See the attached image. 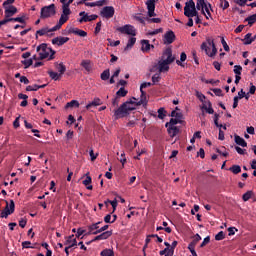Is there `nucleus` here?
<instances>
[{"mask_svg":"<svg viewBox=\"0 0 256 256\" xmlns=\"http://www.w3.org/2000/svg\"><path fill=\"white\" fill-rule=\"evenodd\" d=\"M133 100L124 102L118 109L114 111L115 119H123V117H127L131 111H135L139 105H145V100L140 98V101L137 102L136 98H132Z\"/></svg>","mask_w":256,"mask_h":256,"instance_id":"1","label":"nucleus"},{"mask_svg":"<svg viewBox=\"0 0 256 256\" xmlns=\"http://www.w3.org/2000/svg\"><path fill=\"white\" fill-rule=\"evenodd\" d=\"M202 51H205L208 57H215L217 55V47L215 42L211 38H207L205 42L201 44Z\"/></svg>","mask_w":256,"mask_h":256,"instance_id":"2","label":"nucleus"},{"mask_svg":"<svg viewBox=\"0 0 256 256\" xmlns=\"http://www.w3.org/2000/svg\"><path fill=\"white\" fill-rule=\"evenodd\" d=\"M36 51L40 60L47 59L49 57L48 59L51 61V59H53V55H55V51L49 48L45 43L39 45Z\"/></svg>","mask_w":256,"mask_h":256,"instance_id":"3","label":"nucleus"},{"mask_svg":"<svg viewBox=\"0 0 256 256\" xmlns=\"http://www.w3.org/2000/svg\"><path fill=\"white\" fill-rule=\"evenodd\" d=\"M63 25H65V22H61V18H60L58 23L54 27L49 28V27L45 26L42 29L37 30L36 31V39L38 37H43L44 35H49V33H53L54 31H59V29H61V27H63Z\"/></svg>","mask_w":256,"mask_h":256,"instance_id":"4","label":"nucleus"},{"mask_svg":"<svg viewBox=\"0 0 256 256\" xmlns=\"http://www.w3.org/2000/svg\"><path fill=\"white\" fill-rule=\"evenodd\" d=\"M184 15L188 18L197 17V15H199V12H197V8L195 7V2L193 0H189L185 3Z\"/></svg>","mask_w":256,"mask_h":256,"instance_id":"5","label":"nucleus"},{"mask_svg":"<svg viewBox=\"0 0 256 256\" xmlns=\"http://www.w3.org/2000/svg\"><path fill=\"white\" fill-rule=\"evenodd\" d=\"M55 13H57L55 4H50L49 6H44L41 8L40 17L41 19H49V17H53Z\"/></svg>","mask_w":256,"mask_h":256,"instance_id":"6","label":"nucleus"},{"mask_svg":"<svg viewBox=\"0 0 256 256\" xmlns=\"http://www.w3.org/2000/svg\"><path fill=\"white\" fill-rule=\"evenodd\" d=\"M73 1L74 0H69L66 4H63L60 23H67V21H69V15H71V8H69V5H71Z\"/></svg>","mask_w":256,"mask_h":256,"instance_id":"7","label":"nucleus"},{"mask_svg":"<svg viewBox=\"0 0 256 256\" xmlns=\"http://www.w3.org/2000/svg\"><path fill=\"white\" fill-rule=\"evenodd\" d=\"M15 213V201L10 200V202L6 201V207L1 212L0 217L7 219L9 215H13Z\"/></svg>","mask_w":256,"mask_h":256,"instance_id":"8","label":"nucleus"},{"mask_svg":"<svg viewBox=\"0 0 256 256\" xmlns=\"http://www.w3.org/2000/svg\"><path fill=\"white\" fill-rule=\"evenodd\" d=\"M117 31H119V33H122L123 35H131L132 37H135V35H137V30L131 24H126L122 27H118Z\"/></svg>","mask_w":256,"mask_h":256,"instance_id":"9","label":"nucleus"},{"mask_svg":"<svg viewBox=\"0 0 256 256\" xmlns=\"http://www.w3.org/2000/svg\"><path fill=\"white\" fill-rule=\"evenodd\" d=\"M161 59L166 63H168L169 65H171V63L175 61V56H173V50H171V48H167L163 52Z\"/></svg>","mask_w":256,"mask_h":256,"instance_id":"10","label":"nucleus"},{"mask_svg":"<svg viewBox=\"0 0 256 256\" xmlns=\"http://www.w3.org/2000/svg\"><path fill=\"white\" fill-rule=\"evenodd\" d=\"M101 17H104L105 19H111L113 15H115V8L113 6H105L101 12Z\"/></svg>","mask_w":256,"mask_h":256,"instance_id":"11","label":"nucleus"},{"mask_svg":"<svg viewBox=\"0 0 256 256\" xmlns=\"http://www.w3.org/2000/svg\"><path fill=\"white\" fill-rule=\"evenodd\" d=\"M80 15V19L78 20L80 23H89V21H95V19H97V14H92V15H89L88 13H86L85 11L83 12H80L79 13Z\"/></svg>","mask_w":256,"mask_h":256,"instance_id":"12","label":"nucleus"},{"mask_svg":"<svg viewBox=\"0 0 256 256\" xmlns=\"http://www.w3.org/2000/svg\"><path fill=\"white\" fill-rule=\"evenodd\" d=\"M146 7L148 10V17H155L157 14H155V2L153 0H148L146 2Z\"/></svg>","mask_w":256,"mask_h":256,"instance_id":"13","label":"nucleus"},{"mask_svg":"<svg viewBox=\"0 0 256 256\" xmlns=\"http://www.w3.org/2000/svg\"><path fill=\"white\" fill-rule=\"evenodd\" d=\"M99 225H101V222H97V223H94V224H91L89 227H88V235H99Z\"/></svg>","mask_w":256,"mask_h":256,"instance_id":"14","label":"nucleus"},{"mask_svg":"<svg viewBox=\"0 0 256 256\" xmlns=\"http://www.w3.org/2000/svg\"><path fill=\"white\" fill-rule=\"evenodd\" d=\"M175 41V33L173 31H168L164 35V43L165 45H171Z\"/></svg>","mask_w":256,"mask_h":256,"instance_id":"15","label":"nucleus"},{"mask_svg":"<svg viewBox=\"0 0 256 256\" xmlns=\"http://www.w3.org/2000/svg\"><path fill=\"white\" fill-rule=\"evenodd\" d=\"M158 71L159 73H166V71H169V63L161 58V60L158 61Z\"/></svg>","mask_w":256,"mask_h":256,"instance_id":"16","label":"nucleus"},{"mask_svg":"<svg viewBox=\"0 0 256 256\" xmlns=\"http://www.w3.org/2000/svg\"><path fill=\"white\" fill-rule=\"evenodd\" d=\"M69 41V37H56L52 39V45H58V47H61L62 45H65Z\"/></svg>","mask_w":256,"mask_h":256,"instance_id":"17","label":"nucleus"},{"mask_svg":"<svg viewBox=\"0 0 256 256\" xmlns=\"http://www.w3.org/2000/svg\"><path fill=\"white\" fill-rule=\"evenodd\" d=\"M103 104V100L99 97H95L90 103L86 105V109L89 111L92 107H99Z\"/></svg>","mask_w":256,"mask_h":256,"instance_id":"18","label":"nucleus"},{"mask_svg":"<svg viewBox=\"0 0 256 256\" xmlns=\"http://www.w3.org/2000/svg\"><path fill=\"white\" fill-rule=\"evenodd\" d=\"M5 17L6 19L13 17L17 13V7L10 5L8 7H5Z\"/></svg>","mask_w":256,"mask_h":256,"instance_id":"19","label":"nucleus"},{"mask_svg":"<svg viewBox=\"0 0 256 256\" xmlns=\"http://www.w3.org/2000/svg\"><path fill=\"white\" fill-rule=\"evenodd\" d=\"M113 235V231H105L102 232L100 235L96 236L92 241H103L105 239H109Z\"/></svg>","mask_w":256,"mask_h":256,"instance_id":"20","label":"nucleus"},{"mask_svg":"<svg viewBox=\"0 0 256 256\" xmlns=\"http://www.w3.org/2000/svg\"><path fill=\"white\" fill-rule=\"evenodd\" d=\"M80 65L85 69L86 73H91V71H93V64H91V60H82Z\"/></svg>","mask_w":256,"mask_h":256,"instance_id":"21","label":"nucleus"},{"mask_svg":"<svg viewBox=\"0 0 256 256\" xmlns=\"http://www.w3.org/2000/svg\"><path fill=\"white\" fill-rule=\"evenodd\" d=\"M69 33H73L74 35H78L79 37H87V32L78 28H71L69 30Z\"/></svg>","mask_w":256,"mask_h":256,"instance_id":"22","label":"nucleus"},{"mask_svg":"<svg viewBox=\"0 0 256 256\" xmlns=\"http://www.w3.org/2000/svg\"><path fill=\"white\" fill-rule=\"evenodd\" d=\"M167 127V132L170 135V137H176L179 134V129L177 126H166Z\"/></svg>","mask_w":256,"mask_h":256,"instance_id":"23","label":"nucleus"},{"mask_svg":"<svg viewBox=\"0 0 256 256\" xmlns=\"http://www.w3.org/2000/svg\"><path fill=\"white\" fill-rule=\"evenodd\" d=\"M234 141L236 145H240V147H247V142L245 141V139L241 138V136L239 135L234 136Z\"/></svg>","mask_w":256,"mask_h":256,"instance_id":"24","label":"nucleus"},{"mask_svg":"<svg viewBox=\"0 0 256 256\" xmlns=\"http://www.w3.org/2000/svg\"><path fill=\"white\" fill-rule=\"evenodd\" d=\"M151 82H143L141 85H140V93H141V98L145 101V91H143V89H147V87H151Z\"/></svg>","mask_w":256,"mask_h":256,"instance_id":"25","label":"nucleus"},{"mask_svg":"<svg viewBox=\"0 0 256 256\" xmlns=\"http://www.w3.org/2000/svg\"><path fill=\"white\" fill-rule=\"evenodd\" d=\"M45 87H47V84H44V85H37V84H34V85H29L26 87V91H39V89H45Z\"/></svg>","mask_w":256,"mask_h":256,"instance_id":"26","label":"nucleus"},{"mask_svg":"<svg viewBox=\"0 0 256 256\" xmlns=\"http://www.w3.org/2000/svg\"><path fill=\"white\" fill-rule=\"evenodd\" d=\"M91 176H89V173L86 174V178L85 180H83V185H85L86 189H88L89 191H91L93 189V186L91 185Z\"/></svg>","mask_w":256,"mask_h":256,"instance_id":"27","label":"nucleus"},{"mask_svg":"<svg viewBox=\"0 0 256 256\" xmlns=\"http://www.w3.org/2000/svg\"><path fill=\"white\" fill-rule=\"evenodd\" d=\"M256 36L252 37L251 33H248L244 36V45H251V43H253V41H255Z\"/></svg>","mask_w":256,"mask_h":256,"instance_id":"28","label":"nucleus"},{"mask_svg":"<svg viewBox=\"0 0 256 256\" xmlns=\"http://www.w3.org/2000/svg\"><path fill=\"white\" fill-rule=\"evenodd\" d=\"M141 49L144 53H147L151 49V44L149 43V40H141Z\"/></svg>","mask_w":256,"mask_h":256,"instance_id":"29","label":"nucleus"},{"mask_svg":"<svg viewBox=\"0 0 256 256\" xmlns=\"http://www.w3.org/2000/svg\"><path fill=\"white\" fill-rule=\"evenodd\" d=\"M214 125H216V127L219 129L227 131V125L219 124V114L214 115Z\"/></svg>","mask_w":256,"mask_h":256,"instance_id":"30","label":"nucleus"},{"mask_svg":"<svg viewBox=\"0 0 256 256\" xmlns=\"http://www.w3.org/2000/svg\"><path fill=\"white\" fill-rule=\"evenodd\" d=\"M135 43H137V38L131 37L128 40V43H127L126 47L124 48V51H129V49H132L133 45H135Z\"/></svg>","mask_w":256,"mask_h":256,"instance_id":"31","label":"nucleus"},{"mask_svg":"<svg viewBox=\"0 0 256 256\" xmlns=\"http://www.w3.org/2000/svg\"><path fill=\"white\" fill-rule=\"evenodd\" d=\"M209 9H211V4L208 3L203 8L204 15L206 19H213V17H211V11Z\"/></svg>","mask_w":256,"mask_h":256,"instance_id":"32","label":"nucleus"},{"mask_svg":"<svg viewBox=\"0 0 256 256\" xmlns=\"http://www.w3.org/2000/svg\"><path fill=\"white\" fill-rule=\"evenodd\" d=\"M55 67L59 72L60 76L64 75L65 71H67V68L63 65V63H56Z\"/></svg>","mask_w":256,"mask_h":256,"instance_id":"33","label":"nucleus"},{"mask_svg":"<svg viewBox=\"0 0 256 256\" xmlns=\"http://www.w3.org/2000/svg\"><path fill=\"white\" fill-rule=\"evenodd\" d=\"M171 117H174V119L178 120L180 123H181V121H183V113H181V112H177V111L173 110L171 112Z\"/></svg>","mask_w":256,"mask_h":256,"instance_id":"34","label":"nucleus"},{"mask_svg":"<svg viewBox=\"0 0 256 256\" xmlns=\"http://www.w3.org/2000/svg\"><path fill=\"white\" fill-rule=\"evenodd\" d=\"M206 4L207 3L205 2V0H197V2H196V9L198 11H202V13L205 14V12L203 11V8L206 7L205 6Z\"/></svg>","mask_w":256,"mask_h":256,"instance_id":"35","label":"nucleus"},{"mask_svg":"<svg viewBox=\"0 0 256 256\" xmlns=\"http://www.w3.org/2000/svg\"><path fill=\"white\" fill-rule=\"evenodd\" d=\"M216 152H218L219 155H222V157H229V152H227L225 146H222L221 148H216Z\"/></svg>","mask_w":256,"mask_h":256,"instance_id":"36","label":"nucleus"},{"mask_svg":"<svg viewBox=\"0 0 256 256\" xmlns=\"http://www.w3.org/2000/svg\"><path fill=\"white\" fill-rule=\"evenodd\" d=\"M229 171H231L234 175H239V173H241V166L233 165L229 168Z\"/></svg>","mask_w":256,"mask_h":256,"instance_id":"37","label":"nucleus"},{"mask_svg":"<svg viewBox=\"0 0 256 256\" xmlns=\"http://www.w3.org/2000/svg\"><path fill=\"white\" fill-rule=\"evenodd\" d=\"M49 77H51L54 81H59L61 79V76L59 73L54 71H48Z\"/></svg>","mask_w":256,"mask_h":256,"instance_id":"38","label":"nucleus"},{"mask_svg":"<svg viewBox=\"0 0 256 256\" xmlns=\"http://www.w3.org/2000/svg\"><path fill=\"white\" fill-rule=\"evenodd\" d=\"M178 123H181L179 120H176V118H171L169 122L165 124V127H176Z\"/></svg>","mask_w":256,"mask_h":256,"instance_id":"39","label":"nucleus"},{"mask_svg":"<svg viewBox=\"0 0 256 256\" xmlns=\"http://www.w3.org/2000/svg\"><path fill=\"white\" fill-rule=\"evenodd\" d=\"M245 21L248 23V25L251 27L254 23H256V13L247 17Z\"/></svg>","mask_w":256,"mask_h":256,"instance_id":"40","label":"nucleus"},{"mask_svg":"<svg viewBox=\"0 0 256 256\" xmlns=\"http://www.w3.org/2000/svg\"><path fill=\"white\" fill-rule=\"evenodd\" d=\"M71 107H79V101L77 100H71L70 102H68L66 105H65V109H69Z\"/></svg>","mask_w":256,"mask_h":256,"instance_id":"41","label":"nucleus"},{"mask_svg":"<svg viewBox=\"0 0 256 256\" xmlns=\"http://www.w3.org/2000/svg\"><path fill=\"white\" fill-rule=\"evenodd\" d=\"M110 76H111V72L109 71V69H106V70H104V71L101 73V79H102V81H107Z\"/></svg>","mask_w":256,"mask_h":256,"instance_id":"42","label":"nucleus"},{"mask_svg":"<svg viewBox=\"0 0 256 256\" xmlns=\"http://www.w3.org/2000/svg\"><path fill=\"white\" fill-rule=\"evenodd\" d=\"M202 109H205L206 113L209 115H213L215 113V110H213V107H211V102L208 103V107L205 105L202 107Z\"/></svg>","mask_w":256,"mask_h":256,"instance_id":"43","label":"nucleus"},{"mask_svg":"<svg viewBox=\"0 0 256 256\" xmlns=\"http://www.w3.org/2000/svg\"><path fill=\"white\" fill-rule=\"evenodd\" d=\"M167 111H165V108L158 109V119H165L167 116Z\"/></svg>","mask_w":256,"mask_h":256,"instance_id":"44","label":"nucleus"},{"mask_svg":"<svg viewBox=\"0 0 256 256\" xmlns=\"http://www.w3.org/2000/svg\"><path fill=\"white\" fill-rule=\"evenodd\" d=\"M72 247H77V239H73L72 244L65 247V253L67 256H69V249H71Z\"/></svg>","mask_w":256,"mask_h":256,"instance_id":"45","label":"nucleus"},{"mask_svg":"<svg viewBox=\"0 0 256 256\" xmlns=\"http://www.w3.org/2000/svg\"><path fill=\"white\" fill-rule=\"evenodd\" d=\"M197 246V244L190 242L188 245V249L191 253V255H197V252L195 251V247Z\"/></svg>","mask_w":256,"mask_h":256,"instance_id":"46","label":"nucleus"},{"mask_svg":"<svg viewBox=\"0 0 256 256\" xmlns=\"http://www.w3.org/2000/svg\"><path fill=\"white\" fill-rule=\"evenodd\" d=\"M220 2V7L225 11V9H229V1L227 0H219Z\"/></svg>","mask_w":256,"mask_h":256,"instance_id":"47","label":"nucleus"},{"mask_svg":"<svg viewBox=\"0 0 256 256\" xmlns=\"http://www.w3.org/2000/svg\"><path fill=\"white\" fill-rule=\"evenodd\" d=\"M116 95L118 97H126L127 96V90L125 88L121 87L117 92Z\"/></svg>","mask_w":256,"mask_h":256,"instance_id":"48","label":"nucleus"},{"mask_svg":"<svg viewBox=\"0 0 256 256\" xmlns=\"http://www.w3.org/2000/svg\"><path fill=\"white\" fill-rule=\"evenodd\" d=\"M159 81H161V74L160 73H156L152 76V83L153 85H155V83H159Z\"/></svg>","mask_w":256,"mask_h":256,"instance_id":"49","label":"nucleus"},{"mask_svg":"<svg viewBox=\"0 0 256 256\" xmlns=\"http://www.w3.org/2000/svg\"><path fill=\"white\" fill-rule=\"evenodd\" d=\"M115 253L111 249H105L101 252V256H114Z\"/></svg>","mask_w":256,"mask_h":256,"instance_id":"50","label":"nucleus"},{"mask_svg":"<svg viewBox=\"0 0 256 256\" xmlns=\"http://www.w3.org/2000/svg\"><path fill=\"white\" fill-rule=\"evenodd\" d=\"M225 239V233L223 231H220L218 234L215 235L216 241H223Z\"/></svg>","mask_w":256,"mask_h":256,"instance_id":"51","label":"nucleus"},{"mask_svg":"<svg viewBox=\"0 0 256 256\" xmlns=\"http://www.w3.org/2000/svg\"><path fill=\"white\" fill-rule=\"evenodd\" d=\"M107 203H110V205L112 206L113 208V211H115L117 209V199H114V200H107L105 202V205H107Z\"/></svg>","mask_w":256,"mask_h":256,"instance_id":"52","label":"nucleus"},{"mask_svg":"<svg viewBox=\"0 0 256 256\" xmlns=\"http://www.w3.org/2000/svg\"><path fill=\"white\" fill-rule=\"evenodd\" d=\"M221 44H222L224 51H226V52L230 51L229 45L227 44V41H225V38H223V37L221 38Z\"/></svg>","mask_w":256,"mask_h":256,"instance_id":"53","label":"nucleus"},{"mask_svg":"<svg viewBox=\"0 0 256 256\" xmlns=\"http://www.w3.org/2000/svg\"><path fill=\"white\" fill-rule=\"evenodd\" d=\"M107 41H108L110 47H118V45H121V41H119V40L113 42V40H111V38H108Z\"/></svg>","mask_w":256,"mask_h":256,"instance_id":"54","label":"nucleus"},{"mask_svg":"<svg viewBox=\"0 0 256 256\" xmlns=\"http://www.w3.org/2000/svg\"><path fill=\"white\" fill-rule=\"evenodd\" d=\"M23 65L25 66V69H29L31 65H33V59H27L22 61Z\"/></svg>","mask_w":256,"mask_h":256,"instance_id":"55","label":"nucleus"},{"mask_svg":"<svg viewBox=\"0 0 256 256\" xmlns=\"http://www.w3.org/2000/svg\"><path fill=\"white\" fill-rule=\"evenodd\" d=\"M73 239H75V235H70L69 237L66 238L64 245H67V246L72 245Z\"/></svg>","mask_w":256,"mask_h":256,"instance_id":"56","label":"nucleus"},{"mask_svg":"<svg viewBox=\"0 0 256 256\" xmlns=\"http://www.w3.org/2000/svg\"><path fill=\"white\" fill-rule=\"evenodd\" d=\"M133 19H135V21H139V23H142V25H145V18L139 16V14L134 15Z\"/></svg>","mask_w":256,"mask_h":256,"instance_id":"57","label":"nucleus"},{"mask_svg":"<svg viewBox=\"0 0 256 256\" xmlns=\"http://www.w3.org/2000/svg\"><path fill=\"white\" fill-rule=\"evenodd\" d=\"M241 71H243V67H241V65H235L234 66L235 75H241Z\"/></svg>","mask_w":256,"mask_h":256,"instance_id":"58","label":"nucleus"},{"mask_svg":"<svg viewBox=\"0 0 256 256\" xmlns=\"http://www.w3.org/2000/svg\"><path fill=\"white\" fill-rule=\"evenodd\" d=\"M251 195H252L251 191L244 193L242 196L243 201H249V199H251Z\"/></svg>","mask_w":256,"mask_h":256,"instance_id":"59","label":"nucleus"},{"mask_svg":"<svg viewBox=\"0 0 256 256\" xmlns=\"http://www.w3.org/2000/svg\"><path fill=\"white\" fill-rule=\"evenodd\" d=\"M210 241H211V238L207 236L206 238H204L203 242L200 244V247L203 248L205 247V245H209Z\"/></svg>","mask_w":256,"mask_h":256,"instance_id":"60","label":"nucleus"},{"mask_svg":"<svg viewBox=\"0 0 256 256\" xmlns=\"http://www.w3.org/2000/svg\"><path fill=\"white\" fill-rule=\"evenodd\" d=\"M22 247L23 249H33V246H31V242L29 241L22 242Z\"/></svg>","mask_w":256,"mask_h":256,"instance_id":"61","label":"nucleus"},{"mask_svg":"<svg viewBox=\"0 0 256 256\" xmlns=\"http://www.w3.org/2000/svg\"><path fill=\"white\" fill-rule=\"evenodd\" d=\"M89 155L91 157V161H95V159H97V157H99V154H95V152L93 151V149H91L89 151Z\"/></svg>","mask_w":256,"mask_h":256,"instance_id":"62","label":"nucleus"},{"mask_svg":"<svg viewBox=\"0 0 256 256\" xmlns=\"http://www.w3.org/2000/svg\"><path fill=\"white\" fill-rule=\"evenodd\" d=\"M12 21H15L16 23H25L24 17H16V18H10Z\"/></svg>","mask_w":256,"mask_h":256,"instance_id":"63","label":"nucleus"},{"mask_svg":"<svg viewBox=\"0 0 256 256\" xmlns=\"http://www.w3.org/2000/svg\"><path fill=\"white\" fill-rule=\"evenodd\" d=\"M198 241H201V235L196 234L194 236V239H193L192 243H194V245H197Z\"/></svg>","mask_w":256,"mask_h":256,"instance_id":"64","label":"nucleus"}]
</instances>
